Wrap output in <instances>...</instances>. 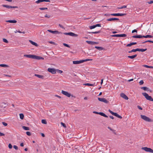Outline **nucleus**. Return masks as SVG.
<instances>
[{"mask_svg": "<svg viewBox=\"0 0 153 153\" xmlns=\"http://www.w3.org/2000/svg\"><path fill=\"white\" fill-rule=\"evenodd\" d=\"M92 60V59H85L80 60L79 61H75L73 62V63L74 64H78L80 63H83L87 61H89Z\"/></svg>", "mask_w": 153, "mask_h": 153, "instance_id": "f257e3e1", "label": "nucleus"}, {"mask_svg": "<svg viewBox=\"0 0 153 153\" xmlns=\"http://www.w3.org/2000/svg\"><path fill=\"white\" fill-rule=\"evenodd\" d=\"M142 94L145 97V98L146 99V100H149L151 101H153V99L152 98V97L151 96H149L148 94L146 93H143Z\"/></svg>", "mask_w": 153, "mask_h": 153, "instance_id": "f03ea898", "label": "nucleus"}, {"mask_svg": "<svg viewBox=\"0 0 153 153\" xmlns=\"http://www.w3.org/2000/svg\"><path fill=\"white\" fill-rule=\"evenodd\" d=\"M142 119L147 122H151V120L149 117H146L145 115H140Z\"/></svg>", "mask_w": 153, "mask_h": 153, "instance_id": "7ed1b4c3", "label": "nucleus"}, {"mask_svg": "<svg viewBox=\"0 0 153 153\" xmlns=\"http://www.w3.org/2000/svg\"><path fill=\"white\" fill-rule=\"evenodd\" d=\"M142 149L146 152L153 153V150L151 148L147 147H143Z\"/></svg>", "mask_w": 153, "mask_h": 153, "instance_id": "20e7f679", "label": "nucleus"}, {"mask_svg": "<svg viewBox=\"0 0 153 153\" xmlns=\"http://www.w3.org/2000/svg\"><path fill=\"white\" fill-rule=\"evenodd\" d=\"M108 111L112 115L115 116L119 118L122 119V118L121 116L118 115L117 113L113 112L110 109L108 110Z\"/></svg>", "mask_w": 153, "mask_h": 153, "instance_id": "39448f33", "label": "nucleus"}, {"mask_svg": "<svg viewBox=\"0 0 153 153\" xmlns=\"http://www.w3.org/2000/svg\"><path fill=\"white\" fill-rule=\"evenodd\" d=\"M61 93L64 95L68 97H70L71 96V94L70 93H68L67 91H64L63 90L62 91Z\"/></svg>", "mask_w": 153, "mask_h": 153, "instance_id": "423d86ee", "label": "nucleus"}, {"mask_svg": "<svg viewBox=\"0 0 153 153\" xmlns=\"http://www.w3.org/2000/svg\"><path fill=\"white\" fill-rule=\"evenodd\" d=\"M64 34L65 35H68L72 36H76L77 35L72 32L64 33Z\"/></svg>", "mask_w": 153, "mask_h": 153, "instance_id": "0eeeda50", "label": "nucleus"}, {"mask_svg": "<svg viewBox=\"0 0 153 153\" xmlns=\"http://www.w3.org/2000/svg\"><path fill=\"white\" fill-rule=\"evenodd\" d=\"M48 71L49 72L53 74H55L56 73V71L54 68H49L48 69Z\"/></svg>", "mask_w": 153, "mask_h": 153, "instance_id": "6e6552de", "label": "nucleus"}, {"mask_svg": "<svg viewBox=\"0 0 153 153\" xmlns=\"http://www.w3.org/2000/svg\"><path fill=\"white\" fill-rule=\"evenodd\" d=\"M126 15V13H117L111 14V15L113 16H123Z\"/></svg>", "mask_w": 153, "mask_h": 153, "instance_id": "1a4fd4ad", "label": "nucleus"}, {"mask_svg": "<svg viewBox=\"0 0 153 153\" xmlns=\"http://www.w3.org/2000/svg\"><path fill=\"white\" fill-rule=\"evenodd\" d=\"M33 59L38 60L44 59V58L41 56H38L34 55H33Z\"/></svg>", "mask_w": 153, "mask_h": 153, "instance_id": "9d476101", "label": "nucleus"}, {"mask_svg": "<svg viewBox=\"0 0 153 153\" xmlns=\"http://www.w3.org/2000/svg\"><path fill=\"white\" fill-rule=\"evenodd\" d=\"M47 31L49 32H50L52 33H53V34H60L61 33V32H59L58 31H56V30H55V31H53V30H47Z\"/></svg>", "mask_w": 153, "mask_h": 153, "instance_id": "9b49d317", "label": "nucleus"}, {"mask_svg": "<svg viewBox=\"0 0 153 153\" xmlns=\"http://www.w3.org/2000/svg\"><path fill=\"white\" fill-rule=\"evenodd\" d=\"M98 100L101 102H103L105 103H108V101L105 98H98Z\"/></svg>", "mask_w": 153, "mask_h": 153, "instance_id": "f8f14e48", "label": "nucleus"}, {"mask_svg": "<svg viewBox=\"0 0 153 153\" xmlns=\"http://www.w3.org/2000/svg\"><path fill=\"white\" fill-rule=\"evenodd\" d=\"M120 96L124 99L127 100L128 99V97L126 95L123 93H121L120 94Z\"/></svg>", "mask_w": 153, "mask_h": 153, "instance_id": "ddd939ff", "label": "nucleus"}, {"mask_svg": "<svg viewBox=\"0 0 153 153\" xmlns=\"http://www.w3.org/2000/svg\"><path fill=\"white\" fill-rule=\"evenodd\" d=\"M86 42L88 43V44L91 45H94L95 44H98V42H92L91 41H86Z\"/></svg>", "mask_w": 153, "mask_h": 153, "instance_id": "4468645a", "label": "nucleus"}, {"mask_svg": "<svg viewBox=\"0 0 153 153\" xmlns=\"http://www.w3.org/2000/svg\"><path fill=\"white\" fill-rule=\"evenodd\" d=\"M7 105V103L5 102H2L0 105V107L2 108H5L6 106Z\"/></svg>", "mask_w": 153, "mask_h": 153, "instance_id": "2eb2a0df", "label": "nucleus"}, {"mask_svg": "<svg viewBox=\"0 0 153 153\" xmlns=\"http://www.w3.org/2000/svg\"><path fill=\"white\" fill-rule=\"evenodd\" d=\"M143 36H142L141 35H134L132 36V37L135 38H141L143 37Z\"/></svg>", "mask_w": 153, "mask_h": 153, "instance_id": "dca6fc26", "label": "nucleus"}, {"mask_svg": "<svg viewBox=\"0 0 153 153\" xmlns=\"http://www.w3.org/2000/svg\"><path fill=\"white\" fill-rule=\"evenodd\" d=\"M119 20V19L117 18H111L110 19H107V21H114V20Z\"/></svg>", "mask_w": 153, "mask_h": 153, "instance_id": "f3484780", "label": "nucleus"}, {"mask_svg": "<svg viewBox=\"0 0 153 153\" xmlns=\"http://www.w3.org/2000/svg\"><path fill=\"white\" fill-rule=\"evenodd\" d=\"M29 41L32 45H34L36 47L38 46V45L36 43L34 42H33L31 40H29Z\"/></svg>", "mask_w": 153, "mask_h": 153, "instance_id": "a211bd4d", "label": "nucleus"}, {"mask_svg": "<svg viewBox=\"0 0 153 153\" xmlns=\"http://www.w3.org/2000/svg\"><path fill=\"white\" fill-rule=\"evenodd\" d=\"M33 55L25 54V55H24V56L25 57L33 59Z\"/></svg>", "mask_w": 153, "mask_h": 153, "instance_id": "6ab92c4d", "label": "nucleus"}, {"mask_svg": "<svg viewBox=\"0 0 153 153\" xmlns=\"http://www.w3.org/2000/svg\"><path fill=\"white\" fill-rule=\"evenodd\" d=\"M6 22L10 23H16L17 22V21L15 20H8L6 21Z\"/></svg>", "mask_w": 153, "mask_h": 153, "instance_id": "aec40b11", "label": "nucleus"}, {"mask_svg": "<svg viewBox=\"0 0 153 153\" xmlns=\"http://www.w3.org/2000/svg\"><path fill=\"white\" fill-rule=\"evenodd\" d=\"M108 128L111 131H112L113 133L115 134V135H117V132H116V130L113 129H112L111 127H108Z\"/></svg>", "mask_w": 153, "mask_h": 153, "instance_id": "412c9836", "label": "nucleus"}, {"mask_svg": "<svg viewBox=\"0 0 153 153\" xmlns=\"http://www.w3.org/2000/svg\"><path fill=\"white\" fill-rule=\"evenodd\" d=\"M136 44H137V42H131L129 44H127L126 45V47H130L132 45H135Z\"/></svg>", "mask_w": 153, "mask_h": 153, "instance_id": "4be33fe9", "label": "nucleus"}, {"mask_svg": "<svg viewBox=\"0 0 153 153\" xmlns=\"http://www.w3.org/2000/svg\"><path fill=\"white\" fill-rule=\"evenodd\" d=\"M137 54H135L132 56H128V57L131 59H133L136 57L137 56Z\"/></svg>", "mask_w": 153, "mask_h": 153, "instance_id": "5701e85b", "label": "nucleus"}, {"mask_svg": "<svg viewBox=\"0 0 153 153\" xmlns=\"http://www.w3.org/2000/svg\"><path fill=\"white\" fill-rule=\"evenodd\" d=\"M2 6L3 7H6V8H8V9L11 8V7H12V6L8 5H6V4H3V5H2Z\"/></svg>", "mask_w": 153, "mask_h": 153, "instance_id": "b1692460", "label": "nucleus"}, {"mask_svg": "<svg viewBox=\"0 0 153 153\" xmlns=\"http://www.w3.org/2000/svg\"><path fill=\"white\" fill-rule=\"evenodd\" d=\"M99 114L105 117H108V116L103 112H99Z\"/></svg>", "mask_w": 153, "mask_h": 153, "instance_id": "393cba45", "label": "nucleus"}, {"mask_svg": "<svg viewBox=\"0 0 153 153\" xmlns=\"http://www.w3.org/2000/svg\"><path fill=\"white\" fill-rule=\"evenodd\" d=\"M147 50V48H145V49H139L138 48V51H141L142 52H144L146 51Z\"/></svg>", "mask_w": 153, "mask_h": 153, "instance_id": "a878e982", "label": "nucleus"}, {"mask_svg": "<svg viewBox=\"0 0 153 153\" xmlns=\"http://www.w3.org/2000/svg\"><path fill=\"white\" fill-rule=\"evenodd\" d=\"M143 37L145 38H152L153 37V36L150 35H146V36H143Z\"/></svg>", "mask_w": 153, "mask_h": 153, "instance_id": "bb28decb", "label": "nucleus"}, {"mask_svg": "<svg viewBox=\"0 0 153 153\" xmlns=\"http://www.w3.org/2000/svg\"><path fill=\"white\" fill-rule=\"evenodd\" d=\"M0 66L2 67H5V68L8 67H9V66L7 65H5V64H0Z\"/></svg>", "mask_w": 153, "mask_h": 153, "instance_id": "cd10ccee", "label": "nucleus"}, {"mask_svg": "<svg viewBox=\"0 0 153 153\" xmlns=\"http://www.w3.org/2000/svg\"><path fill=\"white\" fill-rule=\"evenodd\" d=\"M35 76L37 77H38L39 78H41V79H43V77H44L43 76L40 75H38V74H35Z\"/></svg>", "mask_w": 153, "mask_h": 153, "instance_id": "c85d7f7f", "label": "nucleus"}, {"mask_svg": "<svg viewBox=\"0 0 153 153\" xmlns=\"http://www.w3.org/2000/svg\"><path fill=\"white\" fill-rule=\"evenodd\" d=\"M22 128L25 130H29V128L28 127H26L25 126H23Z\"/></svg>", "mask_w": 153, "mask_h": 153, "instance_id": "c756f323", "label": "nucleus"}, {"mask_svg": "<svg viewBox=\"0 0 153 153\" xmlns=\"http://www.w3.org/2000/svg\"><path fill=\"white\" fill-rule=\"evenodd\" d=\"M95 48L99 50H102L103 49V48L102 47H98V46H96Z\"/></svg>", "mask_w": 153, "mask_h": 153, "instance_id": "7c9ffc66", "label": "nucleus"}, {"mask_svg": "<svg viewBox=\"0 0 153 153\" xmlns=\"http://www.w3.org/2000/svg\"><path fill=\"white\" fill-rule=\"evenodd\" d=\"M126 7V5H124L123 6H121L120 7H118L117 8L118 9H122L124 8H125Z\"/></svg>", "mask_w": 153, "mask_h": 153, "instance_id": "2f4dec72", "label": "nucleus"}, {"mask_svg": "<svg viewBox=\"0 0 153 153\" xmlns=\"http://www.w3.org/2000/svg\"><path fill=\"white\" fill-rule=\"evenodd\" d=\"M20 118L21 119H23L24 117V115L23 114H19Z\"/></svg>", "mask_w": 153, "mask_h": 153, "instance_id": "473e14b6", "label": "nucleus"}, {"mask_svg": "<svg viewBox=\"0 0 153 153\" xmlns=\"http://www.w3.org/2000/svg\"><path fill=\"white\" fill-rule=\"evenodd\" d=\"M147 42H151V43H153V41L150 40H148L146 41H145V42H142V43L144 44Z\"/></svg>", "mask_w": 153, "mask_h": 153, "instance_id": "72a5a7b5", "label": "nucleus"}, {"mask_svg": "<svg viewBox=\"0 0 153 153\" xmlns=\"http://www.w3.org/2000/svg\"><path fill=\"white\" fill-rule=\"evenodd\" d=\"M84 85H88V86H93V84L89 83H85L84 84Z\"/></svg>", "mask_w": 153, "mask_h": 153, "instance_id": "f704fd0d", "label": "nucleus"}, {"mask_svg": "<svg viewBox=\"0 0 153 153\" xmlns=\"http://www.w3.org/2000/svg\"><path fill=\"white\" fill-rule=\"evenodd\" d=\"M42 123L44 124H46L47 123V121L46 120H44V119L42 120Z\"/></svg>", "mask_w": 153, "mask_h": 153, "instance_id": "c9c22d12", "label": "nucleus"}, {"mask_svg": "<svg viewBox=\"0 0 153 153\" xmlns=\"http://www.w3.org/2000/svg\"><path fill=\"white\" fill-rule=\"evenodd\" d=\"M141 89H143L144 91L148 90V88L146 87H143L141 88Z\"/></svg>", "mask_w": 153, "mask_h": 153, "instance_id": "e433bc0d", "label": "nucleus"}, {"mask_svg": "<svg viewBox=\"0 0 153 153\" xmlns=\"http://www.w3.org/2000/svg\"><path fill=\"white\" fill-rule=\"evenodd\" d=\"M43 1V0H38L36 1L35 2L37 4H39L40 2Z\"/></svg>", "mask_w": 153, "mask_h": 153, "instance_id": "4c0bfd02", "label": "nucleus"}, {"mask_svg": "<svg viewBox=\"0 0 153 153\" xmlns=\"http://www.w3.org/2000/svg\"><path fill=\"white\" fill-rule=\"evenodd\" d=\"M126 36V34H120V37H125Z\"/></svg>", "mask_w": 153, "mask_h": 153, "instance_id": "58836bf2", "label": "nucleus"}, {"mask_svg": "<svg viewBox=\"0 0 153 153\" xmlns=\"http://www.w3.org/2000/svg\"><path fill=\"white\" fill-rule=\"evenodd\" d=\"M100 32H101L100 30H99V31H97L93 32H91V33H94V34H97V33H99Z\"/></svg>", "mask_w": 153, "mask_h": 153, "instance_id": "ea45409f", "label": "nucleus"}, {"mask_svg": "<svg viewBox=\"0 0 153 153\" xmlns=\"http://www.w3.org/2000/svg\"><path fill=\"white\" fill-rule=\"evenodd\" d=\"M95 27H95V25L91 26H90L89 27V28L91 29H94Z\"/></svg>", "mask_w": 153, "mask_h": 153, "instance_id": "a19ab883", "label": "nucleus"}, {"mask_svg": "<svg viewBox=\"0 0 153 153\" xmlns=\"http://www.w3.org/2000/svg\"><path fill=\"white\" fill-rule=\"evenodd\" d=\"M3 41L6 43H8V41L5 39L3 38Z\"/></svg>", "mask_w": 153, "mask_h": 153, "instance_id": "79ce46f5", "label": "nucleus"}, {"mask_svg": "<svg viewBox=\"0 0 153 153\" xmlns=\"http://www.w3.org/2000/svg\"><path fill=\"white\" fill-rule=\"evenodd\" d=\"M112 37H120V34H115L111 36Z\"/></svg>", "mask_w": 153, "mask_h": 153, "instance_id": "37998d69", "label": "nucleus"}, {"mask_svg": "<svg viewBox=\"0 0 153 153\" xmlns=\"http://www.w3.org/2000/svg\"><path fill=\"white\" fill-rule=\"evenodd\" d=\"M39 9L41 10H44L48 9V8L46 7H42L40 8Z\"/></svg>", "mask_w": 153, "mask_h": 153, "instance_id": "c03bdc74", "label": "nucleus"}, {"mask_svg": "<svg viewBox=\"0 0 153 153\" xmlns=\"http://www.w3.org/2000/svg\"><path fill=\"white\" fill-rule=\"evenodd\" d=\"M63 45L65 46H66V47H68V48H70V46L67 44H66V43H63Z\"/></svg>", "mask_w": 153, "mask_h": 153, "instance_id": "a18cd8bd", "label": "nucleus"}, {"mask_svg": "<svg viewBox=\"0 0 153 153\" xmlns=\"http://www.w3.org/2000/svg\"><path fill=\"white\" fill-rule=\"evenodd\" d=\"M61 124L64 128H66V127L65 124V123H63L61 122Z\"/></svg>", "mask_w": 153, "mask_h": 153, "instance_id": "49530a36", "label": "nucleus"}, {"mask_svg": "<svg viewBox=\"0 0 153 153\" xmlns=\"http://www.w3.org/2000/svg\"><path fill=\"white\" fill-rule=\"evenodd\" d=\"M26 134L28 136H30L31 135V133L29 131H27L26 132Z\"/></svg>", "mask_w": 153, "mask_h": 153, "instance_id": "de8ad7c7", "label": "nucleus"}, {"mask_svg": "<svg viewBox=\"0 0 153 153\" xmlns=\"http://www.w3.org/2000/svg\"><path fill=\"white\" fill-rule=\"evenodd\" d=\"M132 50V52H135L137 51H138V48H137L136 49H133Z\"/></svg>", "mask_w": 153, "mask_h": 153, "instance_id": "09e8293b", "label": "nucleus"}, {"mask_svg": "<svg viewBox=\"0 0 153 153\" xmlns=\"http://www.w3.org/2000/svg\"><path fill=\"white\" fill-rule=\"evenodd\" d=\"M144 83L143 81V80H141L139 82V84L140 85H142Z\"/></svg>", "mask_w": 153, "mask_h": 153, "instance_id": "8fccbe9b", "label": "nucleus"}, {"mask_svg": "<svg viewBox=\"0 0 153 153\" xmlns=\"http://www.w3.org/2000/svg\"><path fill=\"white\" fill-rule=\"evenodd\" d=\"M13 147L14 148V149H15L16 150L18 149V147L16 145L13 146Z\"/></svg>", "mask_w": 153, "mask_h": 153, "instance_id": "3c124183", "label": "nucleus"}, {"mask_svg": "<svg viewBox=\"0 0 153 153\" xmlns=\"http://www.w3.org/2000/svg\"><path fill=\"white\" fill-rule=\"evenodd\" d=\"M2 123L3 125L5 126H6L7 125V123H5V122H2Z\"/></svg>", "mask_w": 153, "mask_h": 153, "instance_id": "603ef678", "label": "nucleus"}, {"mask_svg": "<svg viewBox=\"0 0 153 153\" xmlns=\"http://www.w3.org/2000/svg\"><path fill=\"white\" fill-rule=\"evenodd\" d=\"M8 147L9 149H11L12 148V146L11 144L10 143L9 144Z\"/></svg>", "mask_w": 153, "mask_h": 153, "instance_id": "864d4df0", "label": "nucleus"}, {"mask_svg": "<svg viewBox=\"0 0 153 153\" xmlns=\"http://www.w3.org/2000/svg\"><path fill=\"white\" fill-rule=\"evenodd\" d=\"M96 27H101V25L100 24H97L96 25H95Z\"/></svg>", "mask_w": 153, "mask_h": 153, "instance_id": "5fc2aeb1", "label": "nucleus"}, {"mask_svg": "<svg viewBox=\"0 0 153 153\" xmlns=\"http://www.w3.org/2000/svg\"><path fill=\"white\" fill-rule=\"evenodd\" d=\"M148 3L149 4H151L153 3V0L150 1H148Z\"/></svg>", "mask_w": 153, "mask_h": 153, "instance_id": "6e6d98bb", "label": "nucleus"}, {"mask_svg": "<svg viewBox=\"0 0 153 153\" xmlns=\"http://www.w3.org/2000/svg\"><path fill=\"white\" fill-rule=\"evenodd\" d=\"M137 107L140 110H142V108L139 105H138L137 106Z\"/></svg>", "mask_w": 153, "mask_h": 153, "instance_id": "4d7b16f0", "label": "nucleus"}, {"mask_svg": "<svg viewBox=\"0 0 153 153\" xmlns=\"http://www.w3.org/2000/svg\"><path fill=\"white\" fill-rule=\"evenodd\" d=\"M18 32L20 33H22L23 34H25V32L24 31L23 32H21L20 31V30H19L18 31Z\"/></svg>", "mask_w": 153, "mask_h": 153, "instance_id": "13d9d810", "label": "nucleus"}, {"mask_svg": "<svg viewBox=\"0 0 153 153\" xmlns=\"http://www.w3.org/2000/svg\"><path fill=\"white\" fill-rule=\"evenodd\" d=\"M137 32V30H136V29H134V30H133L132 31V33H134V32Z\"/></svg>", "mask_w": 153, "mask_h": 153, "instance_id": "bf43d9fd", "label": "nucleus"}, {"mask_svg": "<svg viewBox=\"0 0 153 153\" xmlns=\"http://www.w3.org/2000/svg\"><path fill=\"white\" fill-rule=\"evenodd\" d=\"M5 134H4L0 132V136H4Z\"/></svg>", "mask_w": 153, "mask_h": 153, "instance_id": "052dcab7", "label": "nucleus"}, {"mask_svg": "<svg viewBox=\"0 0 153 153\" xmlns=\"http://www.w3.org/2000/svg\"><path fill=\"white\" fill-rule=\"evenodd\" d=\"M143 66L145 67H146V68H149V66H148V65H143Z\"/></svg>", "mask_w": 153, "mask_h": 153, "instance_id": "680f3d73", "label": "nucleus"}, {"mask_svg": "<svg viewBox=\"0 0 153 153\" xmlns=\"http://www.w3.org/2000/svg\"><path fill=\"white\" fill-rule=\"evenodd\" d=\"M45 17H46L48 18H49L50 17V15H48L47 14H46L45 16Z\"/></svg>", "mask_w": 153, "mask_h": 153, "instance_id": "e2e57ef3", "label": "nucleus"}, {"mask_svg": "<svg viewBox=\"0 0 153 153\" xmlns=\"http://www.w3.org/2000/svg\"><path fill=\"white\" fill-rule=\"evenodd\" d=\"M110 15H111V14H105V16H110Z\"/></svg>", "mask_w": 153, "mask_h": 153, "instance_id": "0e129e2a", "label": "nucleus"}, {"mask_svg": "<svg viewBox=\"0 0 153 153\" xmlns=\"http://www.w3.org/2000/svg\"><path fill=\"white\" fill-rule=\"evenodd\" d=\"M49 42V43H50L51 44H55V43L52 41H50Z\"/></svg>", "mask_w": 153, "mask_h": 153, "instance_id": "69168bd1", "label": "nucleus"}, {"mask_svg": "<svg viewBox=\"0 0 153 153\" xmlns=\"http://www.w3.org/2000/svg\"><path fill=\"white\" fill-rule=\"evenodd\" d=\"M59 27H61V28H64V27H63L60 24H59Z\"/></svg>", "mask_w": 153, "mask_h": 153, "instance_id": "338daca9", "label": "nucleus"}, {"mask_svg": "<svg viewBox=\"0 0 153 153\" xmlns=\"http://www.w3.org/2000/svg\"><path fill=\"white\" fill-rule=\"evenodd\" d=\"M58 71L59 72L60 74H61L62 73V71L61 70H58Z\"/></svg>", "mask_w": 153, "mask_h": 153, "instance_id": "774afa93", "label": "nucleus"}]
</instances>
